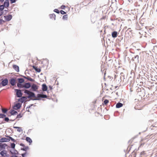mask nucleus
<instances>
[{
  "instance_id": "39",
  "label": "nucleus",
  "mask_w": 157,
  "mask_h": 157,
  "mask_svg": "<svg viewBox=\"0 0 157 157\" xmlns=\"http://www.w3.org/2000/svg\"><path fill=\"white\" fill-rule=\"evenodd\" d=\"M5 22V21L2 19H0V24L1 25L2 24V22Z\"/></svg>"
},
{
  "instance_id": "44",
  "label": "nucleus",
  "mask_w": 157,
  "mask_h": 157,
  "mask_svg": "<svg viewBox=\"0 0 157 157\" xmlns=\"http://www.w3.org/2000/svg\"><path fill=\"white\" fill-rule=\"evenodd\" d=\"M28 79L30 80V81H34L33 79Z\"/></svg>"
},
{
  "instance_id": "47",
  "label": "nucleus",
  "mask_w": 157,
  "mask_h": 157,
  "mask_svg": "<svg viewBox=\"0 0 157 157\" xmlns=\"http://www.w3.org/2000/svg\"><path fill=\"white\" fill-rule=\"evenodd\" d=\"M2 15V13H0V16H1V15Z\"/></svg>"
},
{
  "instance_id": "8",
  "label": "nucleus",
  "mask_w": 157,
  "mask_h": 157,
  "mask_svg": "<svg viewBox=\"0 0 157 157\" xmlns=\"http://www.w3.org/2000/svg\"><path fill=\"white\" fill-rule=\"evenodd\" d=\"M139 56L138 55H136L134 56V57H133L132 59V60L133 61L135 62L136 63H139Z\"/></svg>"
},
{
  "instance_id": "6",
  "label": "nucleus",
  "mask_w": 157,
  "mask_h": 157,
  "mask_svg": "<svg viewBox=\"0 0 157 157\" xmlns=\"http://www.w3.org/2000/svg\"><path fill=\"white\" fill-rule=\"evenodd\" d=\"M31 87L32 90L33 91H36L38 88V86L35 84L32 85Z\"/></svg>"
},
{
  "instance_id": "1",
  "label": "nucleus",
  "mask_w": 157,
  "mask_h": 157,
  "mask_svg": "<svg viewBox=\"0 0 157 157\" xmlns=\"http://www.w3.org/2000/svg\"><path fill=\"white\" fill-rule=\"evenodd\" d=\"M31 78L29 77H26L25 76L22 75H17L13 73H9L8 74H6L5 75L0 76V78Z\"/></svg>"
},
{
  "instance_id": "22",
  "label": "nucleus",
  "mask_w": 157,
  "mask_h": 157,
  "mask_svg": "<svg viewBox=\"0 0 157 157\" xmlns=\"http://www.w3.org/2000/svg\"><path fill=\"white\" fill-rule=\"evenodd\" d=\"M25 140L27 142H29L30 143V144L32 142V141L31 139L29 137H26Z\"/></svg>"
},
{
  "instance_id": "4",
  "label": "nucleus",
  "mask_w": 157,
  "mask_h": 157,
  "mask_svg": "<svg viewBox=\"0 0 157 157\" xmlns=\"http://www.w3.org/2000/svg\"><path fill=\"white\" fill-rule=\"evenodd\" d=\"M0 155L3 157H9L8 154H7L6 151L4 150L0 152Z\"/></svg>"
},
{
  "instance_id": "45",
  "label": "nucleus",
  "mask_w": 157,
  "mask_h": 157,
  "mask_svg": "<svg viewBox=\"0 0 157 157\" xmlns=\"http://www.w3.org/2000/svg\"><path fill=\"white\" fill-rule=\"evenodd\" d=\"M4 1V0H0V2H2Z\"/></svg>"
},
{
  "instance_id": "31",
  "label": "nucleus",
  "mask_w": 157,
  "mask_h": 157,
  "mask_svg": "<svg viewBox=\"0 0 157 157\" xmlns=\"http://www.w3.org/2000/svg\"><path fill=\"white\" fill-rule=\"evenodd\" d=\"M11 113L12 115H15L17 113V112L15 110H13L11 111Z\"/></svg>"
},
{
  "instance_id": "23",
  "label": "nucleus",
  "mask_w": 157,
  "mask_h": 157,
  "mask_svg": "<svg viewBox=\"0 0 157 157\" xmlns=\"http://www.w3.org/2000/svg\"><path fill=\"white\" fill-rule=\"evenodd\" d=\"M7 146V145L5 144H2L0 143V147L2 148H5Z\"/></svg>"
},
{
  "instance_id": "40",
  "label": "nucleus",
  "mask_w": 157,
  "mask_h": 157,
  "mask_svg": "<svg viewBox=\"0 0 157 157\" xmlns=\"http://www.w3.org/2000/svg\"><path fill=\"white\" fill-rule=\"evenodd\" d=\"M9 138L12 141H13V142H15V140L13 138L9 136Z\"/></svg>"
},
{
  "instance_id": "21",
  "label": "nucleus",
  "mask_w": 157,
  "mask_h": 157,
  "mask_svg": "<svg viewBox=\"0 0 157 157\" xmlns=\"http://www.w3.org/2000/svg\"><path fill=\"white\" fill-rule=\"evenodd\" d=\"M15 79H11L10 83L12 86H14L15 84Z\"/></svg>"
},
{
  "instance_id": "20",
  "label": "nucleus",
  "mask_w": 157,
  "mask_h": 157,
  "mask_svg": "<svg viewBox=\"0 0 157 157\" xmlns=\"http://www.w3.org/2000/svg\"><path fill=\"white\" fill-rule=\"evenodd\" d=\"M14 128L17 129V131L19 132H21L22 131L21 127H14Z\"/></svg>"
},
{
  "instance_id": "24",
  "label": "nucleus",
  "mask_w": 157,
  "mask_h": 157,
  "mask_svg": "<svg viewBox=\"0 0 157 157\" xmlns=\"http://www.w3.org/2000/svg\"><path fill=\"white\" fill-rule=\"evenodd\" d=\"M50 17L51 18H54V20H55L56 18V15L54 13L51 14L50 15Z\"/></svg>"
},
{
  "instance_id": "7",
  "label": "nucleus",
  "mask_w": 157,
  "mask_h": 157,
  "mask_svg": "<svg viewBox=\"0 0 157 157\" xmlns=\"http://www.w3.org/2000/svg\"><path fill=\"white\" fill-rule=\"evenodd\" d=\"M10 140L9 139L6 138H2L0 139V142H8Z\"/></svg>"
},
{
  "instance_id": "10",
  "label": "nucleus",
  "mask_w": 157,
  "mask_h": 157,
  "mask_svg": "<svg viewBox=\"0 0 157 157\" xmlns=\"http://www.w3.org/2000/svg\"><path fill=\"white\" fill-rule=\"evenodd\" d=\"M8 81L7 79H4L1 82V84L3 86H6L7 84Z\"/></svg>"
},
{
  "instance_id": "11",
  "label": "nucleus",
  "mask_w": 157,
  "mask_h": 157,
  "mask_svg": "<svg viewBox=\"0 0 157 157\" xmlns=\"http://www.w3.org/2000/svg\"><path fill=\"white\" fill-rule=\"evenodd\" d=\"M3 5L6 7H8L9 5V0H6L5 1Z\"/></svg>"
},
{
  "instance_id": "53",
  "label": "nucleus",
  "mask_w": 157,
  "mask_h": 157,
  "mask_svg": "<svg viewBox=\"0 0 157 157\" xmlns=\"http://www.w3.org/2000/svg\"><path fill=\"white\" fill-rule=\"evenodd\" d=\"M58 77L56 78H57V79H58Z\"/></svg>"
},
{
  "instance_id": "32",
  "label": "nucleus",
  "mask_w": 157,
  "mask_h": 157,
  "mask_svg": "<svg viewBox=\"0 0 157 157\" xmlns=\"http://www.w3.org/2000/svg\"><path fill=\"white\" fill-rule=\"evenodd\" d=\"M29 147L28 146H27V147H23L22 149L23 150L26 151L27 150L29 149Z\"/></svg>"
},
{
  "instance_id": "14",
  "label": "nucleus",
  "mask_w": 157,
  "mask_h": 157,
  "mask_svg": "<svg viewBox=\"0 0 157 157\" xmlns=\"http://www.w3.org/2000/svg\"><path fill=\"white\" fill-rule=\"evenodd\" d=\"M21 107V105L19 103L16 104L14 107V108L15 109H19Z\"/></svg>"
},
{
  "instance_id": "9",
  "label": "nucleus",
  "mask_w": 157,
  "mask_h": 157,
  "mask_svg": "<svg viewBox=\"0 0 157 157\" xmlns=\"http://www.w3.org/2000/svg\"><path fill=\"white\" fill-rule=\"evenodd\" d=\"M120 72L119 71H117V72L116 73V74L115 75V78H120V77L121 76L120 75Z\"/></svg>"
},
{
  "instance_id": "28",
  "label": "nucleus",
  "mask_w": 157,
  "mask_h": 157,
  "mask_svg": "<svg viewBox=\"0 0 157 157\" xmlns=\"http://www.w3.org/2000/svg\"><path fill=\"white\" fill-rule=\"evenodd\" d=\"M25 98V97H22V98L19 99L18 101L20 102H23L24 101V100H25L24 99Z\"/></svg>"
},
{
  "instance_id": "38",
  "label": "nucleus",
  "mask_w": 157,
  "mask_h": 157,
  "mask_svg": "<svg viewBox=\"0 0 157 157\" xmlns=\"http://www.w3.org/2000/svg\"><path fill=\"white\" fill-rule=\"evenodd\" d=\"M11 147L12 148H14L15 147V144L14 143H12L11 144Z\"/></svg>"
},
{
  "instance_id": "5",
  "label": "nucleus",
  "mask_w": 157,
  "mask_h": 157,
  "mask_svg": "<svg viewBox=\"0 0 157 157\" xmlns=\"http://www.w3.org/2000/svg\"><path fill=\"white\" fill-rule=\"evenodd\" d=\"M4 17L6 21H9L12 19V16L10 14L8 15L5 16Z\"/></svg>"
},
{
  "instance_id": "48",
  "label": "nucleus",
  "mask_w": 157,
  "mask_h": 157,
  "mask_svg": "<svg viewBox=\"0 0 157 157\" xmlns=\"http://www.w3.org/2000/svg\"><path fill=\"white\" fill-rule=\"evenodd\" d=\"M21 145L22 146H23V145L22 144H21Z\"/></svg>"
},
{
  "instance_id": "27",
  "label": "nucleus",
  "mask_w": 157,
  "mask_h": 157,
  "mask_svg": "<svg viewBox=\"0 0 157 157\" xmlns=\"http://www.w3.org/2000/svg\"><path fill=\"white\" fill-rule=\"evenodd\" d=\"M29 154L27 152H25L24 153L22 154L21 155L22 157H27L28 155Z\"/></svg>"
},
{
  "instance_id": "51",
  "label": "nucleus",
  "mask_w": 157,
  "mask_h": 157,
  "mask_svg": "<svg viewBox=\"0 0 157 157\" xmlns=\"http://www.w3.org/2000/svg\"><path fill=\"white\" fill-rule=\"evenodd\" d=\"M104 78H105V76H104Z\"/></svg>"
},
{
  "instance_id": "17",
  "label": "nucleus",
  "mask_w": 157,
  "mask_h": 157,
  "mask_svg": "<svg viewBox=\"0 0 157 157\" xmlns=\"http://www.w3.org/2000/svg\"><path fill=\"white\" fill-rule=\"evenodd\" d=\"M42 90L43 91H46L47 90L48 88L45 84H43L42 85Z\"/></svg>"
},
{
  "instance_id": "16",
  "label": "nucleus",
  "mask_w": 157,
  "mask_h": 157,
  "mask_svg": "<svg viewBox=\"0 0 157 157\" xmlns=\"http://www.w3.org/2000/svg\"><path fill=\"white\" fill-rule=\"evenodd\" d=\"M37 96L38 98H47V96L46 95L44 94H38Z\"/></svg>"
},
{
  "instance_id": "15",
  "label": "nucleus",
  "mask_w": 157,
  "mask_h": 157,
  "mask_svg": "<svg viewBox=\"0 0 157 157\" xmlns=\"http://www.w3.org/2000/svg\"><path fill=\"white\" fill-rule=\"evenodd\" d=\"M13 68L17 72H18L19 71V67L18 66L16 65H14L13 66Z\"/></svg>"
},
{
  "instance_id": "50",
  "label": "nucleus",
  "mask_w": 157,
  "mask_h": 157,
  "mask_svg": "<svg viewBox=\"0 0 157 157\" xmlns=\"http://www.w3.org/2000/svg\"><path fill=\"white\" fill-rule=\"evenodd\" d=\"M1 13H2V15L3 13V12H2Z\"/></svg>"
},
{
  "instance_id": "37",
  "label": "nucleus",
  "mask_w": 157,
  "mask_h": 157,
  "mask_svg": "<svg viewBox=\"0 0 157 157\" xmlns=\"http://www.w3.org/2000/svg\"><path fill=\"white\" fill-rule=\"evenodd\" d=\"M16 0H10V3L11 4L14 3L16 2Z\"/></svg>"
},
{
  "instance_id": "36",
  "label": "nucleus",
  "mask_w": 157,
  "mask_h": 157,
  "mask_svg": "<svg viewBox=\"0 0 157 157\" xmlns=\"http://www.w3.org/2000/svg\"><path fill=\"white\" fill-rule=\"evenodd\" d=\"M2 112L3 113H6L7 111V110L5 109H2Z\"/></svg>"
},
{
  "instance_id": "19",
  "label": "nucleus",
  "mask_w": 157,
  "mask_h": 157,
  "mask_svg": "<svg viewBox=\"0 0 157 157\" xmlns=\"http://www.w3.org/2000/svg\"><path fill=\"white\" fill-rule=\"evenodd\" d=\"M123 105L122 103L120 102L118 103L116 105V107L117 108H120L121 107H122Z\"/></svg>"
},
{
  "instance_id": "46",
  "label": "nucleus",
  "mask_w": 157,
  "mask_h": 157,
  "mask_svg": "<svg viewBox=\"0 0 157 157\" xmlns=\"http://www.w3.org/2000/svg\"><path fill=\"white\" fill-rule=\"evenodd\" d=\"M121 68L120 67H119L118 69V70H120V69Z\"/></svg>"
},
{
  "instance_id": "25",
  "label": "nucleus",
  "mask_w": 157,
  "mask_h": 157,
  "mask_svg": "<svg viewBox=\"0 0 157 157\" xmlns=\"http://www.w3.org/2000/svg\"><path fill=\"white\" fill-rule=\"evenodd\" d=\"M19 80V83L17 84H23L24 83H23L24 82V79H18Z\"/></svg>"
},
{
  "instance_id": "34",
  "label": "nucleus",
  "mask_w": 157,
  "mask_h": 157,
  "mask_svg": "<svg viewBox=\"0 0 157 157\" xmlns=\"http://www.w3.org/2000/svg\"><path fill=\"white\" fill-rule=\"evenodd\" d=\"M60 12L61 13V14H65L66 13L63 10H60V11L59 13Z\"/></svg>"
},
{
  "instance_id": "41",
  "label": "nucleus",
  "mask_w": 157,
  "mask_h": 157,
  "mask_svg": "<svg viewBox=\"0 0 157 157\" xmlns=\"http://www.w3.org/2000/svg\"><path fill=\"white\" fill-rule=\"evenodd\" d=\"M66 6H65L64 5H62L61 6V8L62 9H65V8Z\"/></svg>"
},
{
  "instance_id": "42",
  "label": "nucleus",
  "mask_w": 157,
  "mask_h": 157,
  "mask_svg": "<svg viewBox=\"0 0 157 157\" xmlns=\"http://www.w3.org/2000/svg\"><path fill=\"white\" fill-rule=\"evenodd\" d=\"M5 120L6 121H8L9 120V119L8 117H6L5 118Z\"/></svg>"
},
{
  "instance_id": "49",
  "label": "nucleus",
  "mask_w": 157,
  "mask_h": 157,
  "mask_svg": "<svg viewBox=\"0 0 157 157\" xmlns=\"http://www.w3.org/2000/svg\"><path fill=\"white\" fill-rule=\"evenodd\" d=\"M117 86H115V88H117Z\"/></svg>"
},
{
  "instance_id": "26",
  "label": "nucleus",
  "mask_w": 157,
  "mask_h": 157,
  "mask_svg": "<svg viewBox=\"0 0 157 157\" xmlns=\"http://www.w3.org/2000/svg\"><path fill=\"white\" fill-rule=\"evenodd\" d=\"M121 76L120 78H125V76L123 73L121 72L120 73Z\"/></svg>"
},
{
  "instance_id": "29",
  "label": "nucleus",
  "mask_w": 157,
  "mask_h": 157,
  "mask_svg": "<svg viewBox=\"0 0 157 157\" xmlns=\"http://www.w3.org/2000/svg\"><path fill=\"white\" fill-rule=\"evenodd\" d=\"M109 102V101L108 100L105 99L103 101V104L107 105L108 103Z\"/></svg>"
},
{
  "instance_id": "33",
  "label": "nucleus",
  "mask_w": 157,
  "mask_h": 157,
  "mask_svg": "<svg viewBox=\"0 0 157 157\" xmlns=\"http://www.w3.org/2000/svg\"><path fill=\"white\" fill-rule=\"evenodd\" d=\"M4 6L3 5L0 6V11H2L4 8Z\"/></svg>"
},
{
  "instance_id": "13",
  "label": "nucleus",
  "mask_w": 157,
  "mask_h": 157,
  "mask_svg": "<svg viewBox=\"0 0 157 157\" xmlns=\"http://www.w3.org/2000/svg\"><path fill=\"white\" fill-rule=\"evenodd\" d=\"M117 31H114L112 33L111 35L112 37L115 38L117 37Z\"/></svg>"
},
{
  "instance_id": "2",
  "label": "nucleus",
  "mask_w": 157,
  "mask_h": 157,
  "mask_svg": "<svg viewBox=\"0 0 157 157\" xmlns=\"http://www.w3.org/2000/svg\"><path fill=\"white\" fill-rule=\"evenodd\" d=\"M17 86L20 88L25 87L26 88H29L31 87V85L29 83H26L23 84H17Z\"/></svg>"
},
{
  "instance_id": "43",
  "label": "nucleus",
  "mask_w": 157,
  "mask_h": 157,
  "mask_svg": "<svg viewBox=\"0 0 157 157\" xmlns=\"http://www.w3.org/2000/svg\"><path fill=\"white\" fill-rule=\"evenodd\" d=\"M11 157H18L15 155H13Z\"/></svg>"
},
{
  "instance_id": "18",
  "label": "nucleus",
  "mask_w": 157,
  "mask_h": 157,
  "mask_svg": "<svg viewBox=\"0 0 157 157\" xmlns=\"http://www.w3.org/2000/svg\"><path fill=\"white\" fill-rule=\"evenodd\" d=\"M33 67L35 69V70L38 72H39L41 71V70L40 68H38L34 66H33Z\"/></svg>"
},
{
  "instance_id": "35",
  "label": "nucleus",
  "mask_w": 157,
  "mask_h": 157,
  "mask_svg": "<svg viewBox=\"0 0 157 157\" xmlns=\"http://www.w3.org/2000/svg\"><path fill=\"white\" fill-rule=\"evenodd\" d=\"M54 11L57 13H59L60 12L59 10L57 9H55L54 10Z\"/></svg>"
},
{
  "instance_id": "3",
  "label": "nucleus",
  "mask_w": 157,
  "mask_h": 157,
  "mask_svg": "<svg viewBox=\"0 0 157 157\" xmlns=\"http://www.w3.org/2000/svg\"><path fill=\"white\" fill-rule=\"evenodd\" d=\"M25 93L29 95V97H35V94L34 93L27 90H25Z\"/></svg>"
},
{
  "instance_id": "30",
  "label": "nucleus",
  "mask_w": 157,
  "mask_h": 157,
  "mask_svg": "<svg viewBox=\"0 0 157 157\" xmlns=\"http://www.w3.org/2000/svg\"><path fill=\"white\" fill-rule=\"evenodd\" d=\"M68 16L67 15H65L63 16V20H67V19Z\"/></svg>"
},
{
  "instance_id": "52",
  "label": "nucleus",
  "mask_w": 157,
  "mask_h": 157,
  "mask_svg": "<svg viewBox=\"0 0 157 157\" xmlns=\"http://www.w3.org/2000/svg\"><path fill=\"white\" fill-rule=\"evenodd\" d=\"M44 78H46V77H45V76H44Z\"/></svg>"
},
{
  "instance_id": "12",
  "label": "nucleus",
  "mask_w": 157,
  "mask_h": 157,
  "mask_svg": "<svg viewBox=\"0 0 157 157\" xmlns=\"http://www.w3.org/2000/svg\"><path fill=\"white\" fill-rule=\"evenodd\" d=\"M17 90V96L18 97H20L22 96V93L20 90Z\"/></svg>"
}]
</instances>
